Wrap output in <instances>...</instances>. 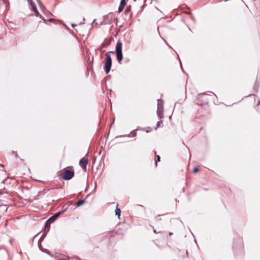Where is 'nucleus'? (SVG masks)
I'll return each instance as SVG.
<instances>
[{"mask_svg":"<svg viewBox=\"0 0 260 260\" xmlns=\"http://www.w3.org/2000/svg\"><path fill=\"white\" fill-rule=\"evenodd\" d=\"M13 153H14V154H16V155H17V152H13Z\"/></svg>","mask_w":260,"mask_h":260,"instance_id":"28","label":"nucleus"},{"mask_svg":"<svg viewBox=\"0 0 260 260\" xmlns=\"http://www.w3.org/2000/svg\"><path fill=\"white\" fill-rule=\"evenodd\" d=\"M80 165L83 168H86V166L88 164V159L87 158H85V157L82 158L79 161Z\"/></svg>","mask_w":260,"mask_h":260,"instance_id":"5","label":"nucleus"},{"mask_svg":"<svg viewBox=\"0 0 260 260\" xmlns=\"http://www.w3.org/2000/svg\"><path fill=\"white\" fill-rule=\"evenodd\" d=\"M8 255V252L5 249H0V260L5 257Z\"/></svg>","mask_w":260,"mask_h":260,"instance_id":"6","label":"nucleus"},{"mask_svg":"<svg viewBox=\"0 0 260 260\" xmlns=\"http://www.w3.org/2000/svg\"><path fill=\"white\" fill-rule=\"evenodd\" d=\"M113 53V51L108 52L106 54L104 70L106 74L109 73L112 66V59L110 55V53Z\"/></svg>","mask_w":260,"mask_h":260,"instance_id":"1","label":"nucleus"},{"mask_svg":"<svg viewBox=\"0 0 260 260\" xmlns=\"http://www.w3.org/2000/svg\"><path fill=\"white\" fill-rule=\"evenodd\" d=\"M84 203V200H80L78 202L76 203V205L77 207H79L81 205H82Z\"/></svg>","mask_w":260,"mask_h":260,"instance_id":"11","label":"nucleus"},{"mask_svg":"<svg viewBox=\"0 0 260 260\" xmlns=\"http://www.w3.org/2000/svg\"><path fill=\"white\" fill-rule=\"evenodd\" d=\"M13 153H14V154H16V155H17V152H13Z\"/></svg>","mask_w":260,"mask_h":260,"instance_id":"29","label":"nucleus"},{"mask_svg":"<svg viewBox=\"0 0 260 260\" xmlns=\"http://www.w3.org/2000/svg\"><path fill=\"white\" fill-rule=\"evenodd\" d=\"M92 26H93L94 25H98V23L96 22V19H94L93 21V22L91 24Z\"/></svg>","mask_w":260,"mask_h":260,"instance_id":"17","label":"nucleus"},{"mask_svg":"<svg viewBox=\"0 0 260 260\" xmlns=\"http://www.w3.org/2000/svg\"><path fill=\"white\" fill-rule=\"evenodd\" d=\"M27 1L30 6H32L34 4V3L32 2V0H27Z\"/></svg>","mask_w":260,"mask_h":260,"instance_id":"22","label":"nucleus"},{"mask_svg":"<svg viewBox=\"0 0 260 260\" xmlns=\"http://www.w3.org/2000/svg\"><path fill=\"white\" fill-rule=\"evenodd\" d=\"M34 12L35 13L37 16H38L39 15V13L38 10L36 11H35Z\"/></svg>","mask_w":260,"mask_h":260,"instance_id":"24","label":"nucleus"},{"mask_svg":"<svg viewBox=\"0 0 260 260\" xmlns=\"http://www.w3.org/2000/svg\"><path fill=\"white\" fill-rule=\"evenodd\" d=\"M115 212V215H117L118 217H119V216L120 215V212H121L120 209L117 207Z\"/></svg>","mask_w":260,"mask_h":260,"instance_id":"10","label":"nucleus"},{"mask_svg":"<svg viewBox=\"0 0 260 260\" xmlns=\"http://www.w3.org/2000/svg\"><path fill=\"white\" fill-rule=\"evenodd\" d=\"M67 210V208H66V209H64V210H62L61 211H59L58 212H57L56 213H55V214H54L53 216H52L51 217H50L48 219V222H50V223H53L56 219V218L59 216H60V215H61V214H62L63 213H64V212H65L66 210Z\"/></svg>","mask_w":260,"mask_h":260,"instance_id":"4","label":"nucleus"},{"mask_svg":"<svg viewBox=\"0 0 260 260\" xmlns=\"http://www.w3.org/2000/svg\"><path fill=\"white\" fill-rule=\"evenodd\" d=\"M160 160V157L159 155H156V159L155 160V165L157 166V164L158 162H159Z\"/></svg>","mask_w":260,"mask_h":260,"instance_id":"13","label":"nucleus"},{"mask_svg":"<svg viewBox=\"0 0 260 260\" xmlns=\"http://www.w3.org/2000/svg\"><path fill=\"white\" fill-rule=\"evenodd\" d=\"M84 21H85V19L83 18V21H81V22L80 23V24H82L84 23Z\"/></svg>","mask_w":260,"mask_h":260,"instance_id":"25","label":"nucleus"},{"mask_svg":"<svg viewBox=\"0 0 260 260\" xmlns=\"http://www.w3.org/2000/svg\"><path fill=\"white\" fill-rule=\"evenodd\" d=\"M124 6H125V5H122V4H120V5L118 8V12H122L123 10Z\"/></svg>","mask_w":260,"mask_h":260,"instance_id":"12","label":"nucleus"},{"mask_svg":"<svg viewBox=\"0 0 260 260\" xmlns=\"http://www.w3.org/2000/svg\"><path fill=\"white\" fill-rule=\"evenodd\" d=\"M172 235V233H169V235Z\"/></svg>","mask_w":260,"mask_h":260,"instance_id":"32","label":"nucleus"},{"mask_svg":"<svg viewBox=\"0 0 260 260\" xmlns=\"http://www.w3.org/2000/svg\"><path fill=\"white\" fill-rule=\"evenodd\" d=\"M51 223L48 222V220H47V221L45 223V228H46L47 226H50V225Z\"/></svg>","mask_w":260,"mask_h":260,"instance_id":"18","label":"nucleus"},{"mask_svg":"<svg viewBox=\"0 0 260 260\" xmlns=\"http://www.w3.org/2000/svg\"><path fill=\"white\" fill-rule=\"evenodd\" d=\"M122 43L118 41L116 45V52H122Z\"/></svg>","mask_w":260,"mask_h":260,"instance_id":"7","label":"nucleus"},{"mask_svg":"<svg viewBox=\"0 0 260 260\" xmlns=\"http://www.w3.org/2000/svg\"><path fill=\"white\" fill-rule=\"evenodd\" d=\"M199 171V169L198 168H194L193 170V173H197Z\"/></svg>","mask_w":260,"mask_h":260,"instance_id":"23","label":"nucleus"},{"mask_svg":"<svg viewBox=\"0 0 260 260\" xmlns=\"http://www.w3.org/2000/svg\"><path fill=\"white\" fill-rule=\"evenodd\" d=\"M208 92L210 94L204 93V94H203V95H208L211 96H216L215 94L213 92Z\"/></svg>","mask_w":260,"mask_h":260,"instance_id":"14","label":"nucleus"},{"mask_svg":"<svg viewBox=\"0 0 260 260\" xmlns=\"http://www.w3.org/2000/svg\"><path fill=\"white\" fill-rule=\"evenodd\" d=\"M126 3V0H121L120 4H122V5H125Z\"/></svg>","mask_w":260,"mask_h":260,"instance_id":"19","label":"nucleus"},{"mask_svg":"<svg viewBox=\"0 0 260 260\" xmlns=\"http://www.w3.org/2000/svg\"><path fill=\"white\" fill-rule=\"evenodd\" d=\"M116 57H117V59L118 60V62L119 63H121V61L123 58L122 53V52H116Z\"/></svg>","mask_w":260,"mask_h":260,"instance_id":"8","label":"nucleus"},{"mask_svg":"<svg viewBox=\"0 0 260 260\" xmlns=\"http://www.w3.org/2000/svg\"><path fill=\"white\" fill-rule=\"evenodd\" d=\"M10 243L11 244H12V240H10Z\"/></svg>","mask_w":260,"mask_h":260,"instance_id":"30","label":"nucleus"},{"mask_svg":"<svg viewBox=\"0 0 260 260\" xmlns=\"http://www.w3.org/2000/svg\"><path fill=\"white\" fill-rule=\"evenodd\" d=\"M136 130L137 129L132 131L129 134L125 135L124 136H127L128 137H135L137 135V133L136 132Z\"/></svg>","mask_w":260,"mask_h":260,"instance_id":"9","label":"nucleus"},{"mask_svg":"<svg viewBox=\"0 0 260 260\" xmlns=\"http://www.w3.org/2000/svg\"><path fill=\"white\" fill-rule=\"evenodd\" d=\"M153 232H154V233H156V231H155V230H153Z\"/></svg>","mask_w":260,"mask_h":260,"instance_id":"31","label":"nucleus"},{"mask_svg":"<svg viewBox=\"0 0 260 260\" xmlns=\"http://www.w3.org/2000/svg\"><path fill=\"white\" fill-rule=\"evenodd\" d=\"M162 123V121H158L157 123V127H156V128L157 127H159L160 126V124Z\"/></svg>","mask_w":260,"mask_h":260,"instance_id":"21","label":"nucleus"},{"mask_svg":"<svg viewBox=\"0 0 260 260\" xmlns=\"http://www.w3.org/2000/svg\"><path fill=\"white\" fill-rule=\"evenodd\" d=\"M31 6V8H32V11H36L37 10V9L35 6V4H34L33 5Z\"/></svg>","mask_w":260,"mask_h":260,"instance_id":"16","label":"nucleus"},{"mask_svg":"<svg viewBox=\"0 0 260 260\" xmlns=\"http://www.w3.org/2000/svg\"><path fill=\"white\" fill-rule=\"evenodd\" d=\"M164 102L162 99H157V115L160 119L164 117Z\"/></svg>","mask_w":260,"mask_h":260,"instance_id":"2","label":"nucleus"},{"mask_svg":"<svg viewBox=\"0 0 260 260\" xmlns=\"http://www.w3.org/2000/svg\"><path fill=\"white\" fill-rule=\"evenodd\" d=\"M72 27H73V28H74V27H75V26H76V24H72Z\"/></svg>","mask_w":260,"mask_h":260,"instance_id":"26","label":"nucleus"},{"mask_svg":"<svg viewBox=\"0 0 260 260\" xmlns=\"http://www.w3.org/2000/svg\"><path fill=\"white\" fill-rule=\"evenodd\" d=\"M61 178L65 180H69L71 179L74 176V171L69 170H65L63 172L61 173L60 175Z\"/></svg>","mask_w":260,"mask_h":260,"instance_id":"3","label":"nucleus"},{"mask_svg":"<svg viewBox=\"0 0 260 260\" xmlns=\"http://www.w3.org/2000/svg\"><path fill=\"white\" fill-rule=\"evenodd\" d=\"M257 106H258V107H259V108H260V101H258V105H257Z\"/></svg>","mask_w":260,"mask_h":260,"instance_id":"27","label":"nucleus"},{"mask_svg":"<svg viewBox=\"0 0 260 260\" xmlns=\"http://www.w3.org/2000/svg\"><path fill=\"white\" fill-rule=\"evenodd\" d=\"M200 99H196V101H195V103L198 104V105H202L203 104H201V103H200Z\"/></svg>","mask_w":260,"mask_h":260,"instance_id":"15","label":"nucleus"},{"mask_svg":"<svg viewBox=\"0 0 260 260\" xmlns=\"http://www.w3.org/2000/svg\"><path fill=\"white\" fill-rule=\"evenodd\" d=\"M38 4L39 5L40 7L42 9H44V8L43 7V6L41 4V2L40 1V0H37Z\"/></svg>","mask_w":260,"mask_h":260,"instance_id":"20","label":"nucleus"}]
</instances>
